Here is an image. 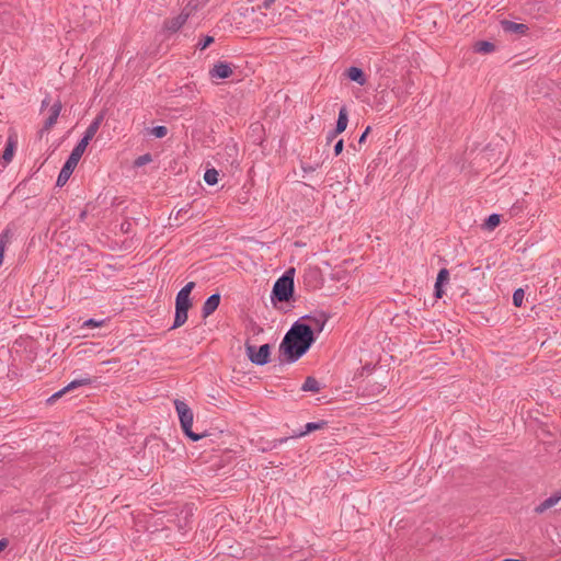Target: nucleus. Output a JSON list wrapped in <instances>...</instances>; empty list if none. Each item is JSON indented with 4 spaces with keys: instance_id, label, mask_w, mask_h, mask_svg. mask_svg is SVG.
Returning <instances> with one entry per match:
<instances>
[{
    "instance_id": "nucleus-1",
    "label": "nucleus",
    "mask_w": 561,
    "mask_h": 561,
    "mask_svg": "<svg viewBox=\"0 0 561 561\" xmlns=\"http://www.w3.org/2000/svg\"><path fill=\"white\" fill-rule=\"evenodd\" d=\"M314 341L311 327L297 321L285 334L279 345V352L288 363H294L309 351Z\"/></svg>"
},
{
    "instance_id": "nucleus-2",
    "label": "nucleus",
    "mask_w": 561,
    "mask_h": 561,
    "mask_svg": "<svg viewBox=\"0 0 561 561\" xmlns=\"http://www.w3.org/2000/svg\"><path fill=\"white\" fill-rule=\"evenodd\" d=\"M294 268H289L273 286L271 298L273 301L287 302L294 295Z\"/></svg>"
},
{
    "instance_id": "nucleus-3",
    "label": "nucleus",
    "mask_w": 561,
    "mask_h": 561,
    "mask_svg": "<svg viewBox=\"0 0 561 561\" xmlns=\"http://www.w3.org/2000/svg\"><path fill=\"white\" fill-rule=\"evenodd\" d=\"M175 411L180 419V424L183 433L193 442H197L205 436V434H196L192 431L194 414L192 409L182 400H174Z\"/></svg>"
},
{
    "instance_id": "nucleus-4",
    "label": "nucleus",
    "mask_w": 561,
    "mask_h": 561,
    "mask_svg": "<svg viewBox=\"0 0 561 561\" xmlns=\"http://www.w3.org/2000/svg\"><path fill=\"white\" fill-rule=\"evenodd\" d=\"M84 147H81L77 144V146L72 149L70 156L61 168L56 185L62 187L71 176L73 170L76 169L78 162L80 161L82 154L84 153Z\"/></svg>"
},
{
    "instance_id": "nucleus-5",
    "label": "nucleus",
    "mask_w": 561,
    "mask_h": 561,
    "mask_svg": "<svg viewBox=\"0 0 561 561\" xmlns=\"http://www.w3.org/2000/svg\"><path fill=\"white\" fill-rule=\"evenodd\" d=\"M192 307V301L188 295L178 293L175 298V316L171 329L182 327L187 321V312Z\"/></svg>"
},
{
    "instance_id": "nucleus-6",
    "label": "nucleus",
    "mask_w": 561,
    "mask_h": 561,
    "mask_svg": "<svg viewBox=\"0 0 561 561\" xmlns=\"http://www.w3.org/2000/svg\"><path fill=\"white\" fill-rule=\"evenodd\" d=\"M197 5L188 2L178 16L164 21V28L169 32L179 31L187 21V19L195 12Z\"/></svg>"
},
{
    "instance_id": "nucleus-7",
    "label": "nucleus",
    "mask_w": 561,
    "mask_h": 561,
    "mask_svg": "<svg viewBox=\"0 0 561 561\" xmlns=\"http://www.w3.org/2000/svg\"><path fill=\"white\" fill-rule=\"evenodd\" d=\"M245 353L251 363L257 366H263L270 362L271 345L263 344L259 348H256L254 345L247 344Z\"/></svg>"
},
{
    "instance_id": "nucleus-8",
    "label": "nucleus",
    "mask_w": 561,
    "mask_h": 561,
    "mask_svg": "<svg viewBox=\"0 0 561 561\" xmlns=\"http://www.w3.org/2000/svg\"><path fill=\"white\" fill-rule=\"evenodd\" d=\"M232 72L233 69L231 64L218 61L209 70V77L211 79H227L232 75Z\"/></svg>"
},
{
    "instance_id": "nucleus-9",
    "label": "nucleus",
    "mask_w": 561,
    "mask_h": 561,
    "mask_svg": "<svg viewBox=\"0 0 561 561\" xmlns=\"http://www.w3.org/2000/svg\"><path fill=\"white\" fill-rule=\"evenodd\" d=\"M92 383V379L91 377H83V378H79V379H75L72 380L71 382H69L66 387H64L61 390L55 392L47 401L49 403L56 401L58 398H60L62 394H65L66 392L75 389V388H78V387H81V386H88V385H91Z\"/></svg>"
},
{
    "instance_id": "nucleus-10",
    "label": "nucleus",
    "mask_w": 561,
    "mask_h": 561,
    "mask_svg": "<svg viewBox=\"0 0 561 561\" xmlns=\"http://www.w3.org/2000/svg\"><path fill=\"white\" fill-rule=\"evenodd\" d=\"M62 108L61 102H55L49 108V115L44 122L43 130H49L57 122L60 111Z\"/></svg>"
},
{
    "instance_id": "nucleus-11",
    "label": "nucleus",
    "mask_w": 561,
    "mask_h": 561,
    "mask_svg": "<svg viewBox=\"0 0 561 561\" xmlns=\"http://www.w3.org/2000/svg\"><path fill=\"white\" fill-rule=\"evenodd\" d=\"M220 304V295L218 293L210 295L203 305V318L209 317L218 308Z\"/></svg>"
},
{
    "instance_id": "nucleus-12",
    "label": "nucleus",
    "mask_w": 561,
    "mask_h": 561,
    "mask_svg": "<svg viewBox=\"0 0 561 561\" xmlns=\"http://www.w3.org/2000/svg\"><path fill=\"white\" fill-rule=\"evenodd\" d=\"M561 500V493H554L535 507V513L542 514L556 506Z\"/></svg>"
},
{
    "instance_id": "nucleus-13",
    "label": "nucleus",
    "mask_w": 561,
    "mask_h": 561,
    "mask_svg": "<svg viewBox=\"0 0 561 561\" xmlns=\"http://www.w3.org/2000/svg\"><path fill=\"white\" fill-rule=\"evenodd\" d=\"M501 25H502L503 31H505L507 33H516V34L524 35L528 31V26L526 24L516 23V22L508 21V20H503L501 22Z\"/></svg>"
},
{
    "instance_id": "nucleus-14",
    "label": "nucleus",
    "mask_w": 561,
    "mask_h": 561,
    "mask_svg": "<svg viewBox=\"0 0 561 561\" xmlns=\"http://www.w3.org/2000/svg\"><path fill=\"white\" fill-rule=\"evenodd\" d=\"M347 123H348V113H347L346 107L342 106L339 111V117H337L336 126L334 129V135L342 134L346 129Z\"/></svg>"
},
{
    "instance_id": "nucleus-15",
    "label": "nucleus",
    "mask_w": 561,
    "mask_h": 561,
    "mask_svg": "<svg viewBox=\"0 0 561 561\" xmlns=\"http://www.w3.org/2000/svg\"><path fill=\"white\" fill-rule=\"evenodd\" d=\"M346 76L350 80L355 81L359 85H364L366 83L365 73L358 67H350L346 71Z\"/></svg>"
},
{
    "instance_id": "nucleus-16",
    "label": "nucleus",
    "mask_w": 561,
    "mask_h": 561,
    "mask_svg": "<svg viewBox=\"0 0 561 561\" xmlns=\"http://www.w3.org/2000/svg\"><path fill=\"white\" fill-rule=\"evenodd\" d=\"M98 130L99 127L95 126V124H90L89 127L85 129L82 139L78 142V145L87 149L89 142L93 139Z\"/></svg>"
},
{
    "instance_id": "nucleus-17",
    "label": "nucleus",
    "mask_w": 561,
    "mask_h": 561,
    "mask_svg": "<svg viewBox=\"0 0 561 561\" xmlns=\"http://www.w3.org/2000/svg\"><path fill=\"white\" fill-rule=\"evenodd\" d=\"M301 390L305 392H319L320 391V385L319 381L314 377H307L305 382L301 386Z\"/></svg>"
},
{
    "instance_id": "nucleus-18",
    "label": "nucleus",
    "mask_w": 561,
    "mask_h": 561,
    "mask_svg": "<svg viewBox=\"0 0 561 561\" xmlns=\"http://www.w3.org/2000/svg\"><path fill=\"white\" fill-rule=\"evenodd\" d=\"M473 49L476 53L489 54V53L494 51L495 46L491 42L480 41L474 44Z\"/></svg>"
},
{
    "instance_id": "nucleus-19",
    "label": "nucleus",
    "mask_w": 561,
    "mask_h": 561,
    "mask_svg": "<svg viewBox=\"0 0 561 561\" xmlns=\"http://www.w3.org/2000/svg\"><path fill=\"white\" fill-rule=\"evenodd\" d=\"M324 425H325L324 421L307 423L306 426H305V431L300 432L299 434H297L296 437H301V436H305L308 433H311L313 431L323 428Z\"/></svg>"
},
{
    "instance_id": "nucleus-20",
    "label": "nucleus",
    "mask_w": 561,
    "mask_h": 561,
    "mask_svg": "<svg viewBox=\"0 0 561 561\" xmlns=\"http://www.w3.org/2000/svg\"><path fill=\"white\" fill-rule=\"evenodd\" d=\"M500 215L492 214L484 220L483 228L486 230H493L500 225Z\"/></svg>"
},
{
    "instance_id": "nucleus-21",
    "label": "nucleus",
    "mask_w": 561,
    "mask_h": 561,
    "mask_svg": "<svg viewBox=\"0 0 561 561\" xmlns=\"http://www.w3.org/2000/svg\"><path fill=\"white\" fill-rule=\"evenodd\" d=\"M204 180L208 185H215L218 182V172L215 169L206 170Z\"/></svg>"
},
{
    "instance_id": "nucleus-22",
    "label": "nucleus",
    "mask_w": 561,
    "mask_h": 561,
    "mask_svg": "<svg viewBox=\"0 0 561 561\" xmlns=\"http://www.w3.org/2000/svg\"><path fill=\"white\" fill-rule=\"evenodd\" d=\"M13 152H14L13 144L9 141L3 153H2V157H1V159L4 162V165L8 164L9 162H11V160L13 158Z\"/></svg>"
},
{
    "instance_id": "nucleus-23",
    "label": "nucleus",
    "mask_w": 561,
    "mask_h": 561,
    "mask_svg": "<svg viewBox=\"0 0 561 561\" xmlns=\"http://www.w3.org/2000/svg\"><path fill=\"white\" fill-rule=\"evenodd\" d=\"M524 296H525V293H524V290L522 288L516 289L513 293V304L516 307H520L523 305V301H524Z\"/></svg>"
},
{
    "instance_id": "nucleus-24",
    "label": "nucleus",
    "mask_w": 561,
    "mask_h": 561,
    "mask_svg": "<svg viewBox=\"0 0 561 561\" xmlns=\"http://www.w3.org/2000/svg\"><path fill=\"white\" fill-rule=\"evenodd\" d=\"M168 134V128L165 126H156L151 129V135L157 138H163Z\"/></svg>"
},
{
    "instance_id": "nucleus-25",
    "label": "nucleus",
    "mask_w": 561,
    "mask_h": 561,
    "mask_svg": "<svg viewBox=\"0 0 561 561\" xmlns=\"http://www.w3.org/2000/svg\"><path fill=\"white\" fill-rule=\"evenodd\" d=\"M152 161V157L150 153H146V154H142V156H139L136 160H135V167H142L149 162Z\"/></svg>"
},
{
    "instance_id": "nucleus-26",
    "label": "nucleus",
    "mask_w": 561,
    "mask_h": 561,
    "mask_svg": "<svg viewBox=\"0 0 561 561\" xmlns=\"http://www.w3.org/2000/svg\"><path fill=\"white\" fill-rule=\"evenodd\" d=\"M449 279V272L447 268H442L438 272L436 283L443 285L444 283L448 282Z\"/></svg>"
},
{
    "instance_id": "nucleus-27",
    "label": "nucleus",
    "mask_w": 561,
    "mask_h": 561,
    "mask_svg": "<svg viewBox=\"0 0 561 561\" xmlns=\"http://www.w3.org/2000/svg\"><path fill=\"white\" fill-rule=\"evenodd\" d=\"M214 37L213 36H205L203 39H201L197 44V47L201 49V50H204L206 49L210 44L214 43Z\"/></svg>"
},
{
    "instance_id": "nucleus-28",
    "label": "nucleus",
    "mask_w": 561,
    "mask_h": 561,
    "mask_svg": "<svg viewBox=\"0 0 561 561\" xmlns=\"http://www.w3.org/2000/svg\"><path fill=\"white\" fill-rule=\"evenodd\" d=\"M104 323V320H95V319H88L83 322L82 328H98L102 327Z\"/></svg>"
},
{
    "instance_id": "nucleus-29",
    "label": "nucleus",
    "mask_w": 561,
    "mask_h": 561,
    "mask_svg": "<svg viewBox=\"0 0 561 561\" xmlns=\"http://www.w3.org/2000/svg\"><path fill=\"white\" fill-rule=\"evenodd\" d=\"M194 288H195V283L188 282L179 293L190 296Z\"/></svg>"
},
{
    "instance_id": "nucleus-30",
    "label": "nucleus",
    "mask_w": 561,
    "mask_h": 561,
    "mask_svg": "<svg viewBox=\"0 0 561 561\" xmlns=\"http://www.w3.org/2000/svg\"><path fill=\"white\" fill-rule=\"evenodd\" d=\"M343 139H340L334 146V153L339 156L343 151Z\"/></svg>"
},
{
    "instance_id": "nucleus-31",
    "label": "nucleus",
    "mask_w": 561,
    "mask_h": 561,
    "mask_svg": "<svg viewBox=\"0 0 561 561\" xmlns=\"http://www.w3.org/2000/svg\"><path fill=\"white\" fill-rule=\"evenodd\" d=\"M444 295L443 285L435 283V297L442 298Z\"/></svg>"
},
{
    "instance_id": "nucleus-32",
    "label": "nucleus",
    "mask_w": 561,
    "mask_h": 561,
    "mask_svg": "<svg viewBox=\"0 0 561 561\" xmlns=\"http://www.w3.org/2000/svg\"><path fill=\"white\" fill-rule=\"evenodd\" d=\"M226 151H228V154L230 157L237 156V153H238V149H237L236 145L226 146Z\"/></svg>"
},
{
    "instance_id": "nucleus-33",
    "label": "nucleus",
    "mask_w": 561,
    "mask_h": 561,
    "mask_svg": "<svg viewBox=\"0 0 561 561\" xmlns=\"http://www.w3.org/2000/svg\"><path fill=\"white\" fill-rule=\"evenodd\" d=\"M369 131H370V127L368 126V127L364 130V133L362 134V136L359 137V139H358V142H359V144L365 142L366 137H367V135L369 134Z\"/></svg>"
},
{
    "instance_id": "nucleus-34",
    "label": "nucleus",
    "mask_w": 561,
    "mask_h": 561,
    "mask_svg": "<svg viewBox=\"0 0 561 561\" xmlns=\"http://www.w3.org/2000/svg\"><path fill=\"white\" fill-rule=\"evenodd\" d=\"M102 122H103V115H102V114H100V115H98V116L93 119V122H92L91 124H95V126H98V127L100 128V126H101Z\"/></svg>"
},
{
    "instance_id": "nucleus-35",
    "label": "nucleus",
    "mask_w": 561,
    "mask_h": 561,
    "mask_svg": "<svg viewBox=\"0 0 561 561\" xmlns=\"http://www.w3.org/2000/svg\"><path fill=\"white\" fill-rule=\"evenodd\" d=\"M187 211H188V208H186V207H183V208L179 209V210L176 211V214H175V220H179V219H180V217H181L183 214H187Z\"/></svg>"
},
{
    "instance_id": "nucleus-36",
    "label": "nucleus",
    "mask_w": 561,
    "mask_h": 561,
    "mask_svg": "<svg viewBox=\"0 0 561 561\" xmlns=\"http://www.w3.org/2000/svg\"><path fill=\"white\" fill-rule=\"evenodd\" d=\"M274 3V0H264L263 3L259 7L260 9H268Z\"/></svg>"
},
{
    "instance_id": "nucleus-37",
    "label": "nucleus",
    "mask_w": 561,
    "mask_h": 561,
    "mask_svg": "<svg viewBox=\"0 0 561 561\" xmlns=\"http://www.w3.org/2000/svg\"><path fill=\"white\" fill-rule=\"evenodd\" d=\"M8 543H9V542H8V540H7V539H1V540H0V552H1L2 550H4V549L8 547Z\"/></svg>"
},
{
    "instance_id": "nucleus-38",
    "label": "nucleus",
    "mask_w": 561,
    "mask_h": 561,
    "mask_svg": "<svg viewBox=\"0 0 561 561\" xmlns=\"http://www.w3.org/2000/svg\"><path fill=\"white\" fill-rule=\"evenodd\" d=\"M337 135H334V130L330 131L328 135V141L333 140Z\"/></svg>"
},
{
    "instance_id": "nucleus-39",
    "label": "nucleus",
    "mask_w": 561,
    "mask_h": 561,
    "mask_svg": "<svg viewBox=\"0 0 561 561\" xmlns=\"http://www.w3.org/2000/svg\"><path fill=\"white\" fill-rule=\"evenodd\" d=\"M316 321H317V324L319 325V331H322L324 321H321V322L319 320H316Z\"/></svg>"
},
{
    "instance_id": "nucleus-40",
    "label": "nucleus",
    "mask_w": 561,
    "mask_h": 561,
    "mask_svg": "<svg viewBox=\"0 0 561 561\" xmlns=\"http://www.w3.org/2000/svg\"><path fill=\"white\" fill-rule=\"evenodd\" d=\"M48 102H47V99H45L43 102H42V107H44L45 105H47Z\"/></svg>"
}]
</instances>
